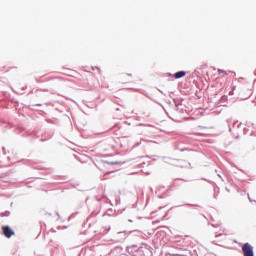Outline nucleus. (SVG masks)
Instances as JSON below:
<instances>
[{
    "label": "nucleus",
    "mask_w": 256,
    "mask_h": 256,
    "mask_svg": "<svg viewBox=\"0 0 256 256\" xmlns=\"http://www.w3.org/2000/svg\"><path fill=\"white\" fill-rule=\"evenodd\" d=\"M242 252L244 256H255V252H253V246L250 243L243 244Z\"/></svg>",
    "instance_id": "1"
},
{
    "label": "nucleus",
    "mask_w": 256,
    "mask_h": 256,
    "mask_svg": "<svg viewBox=\"0 0 256 256\" xmlns=\"http://www.w3.org/2000/svg\"><path fill=\"white\" fill-rule=\"evenodd\" d=\"M2 231H3V235L6 236L7 239H11V237L15 235V232L9 226H3Z\"/></svg>",
    "instance_id": "2"
},
{
    "label": "nucleus",
    "mask_w": 256,
    "mask_h": 256,
    "mask_svg": "<svg viewBox=\"0 0 256 256\" xmlns=\"http://www.w3.org/2000/svg\"><path fill=\"white\" fill-rule=\"evenodd\" d=\"M122 83H133V75L131 74H123L121 78Z\"/></svg>",
    "instance_id": "3"
},
{
    "label": "nucleus",
    "mask_w": 256,
    "mask_h": 256,
    "mask_svg": "<svg viewBox=\"0 0 256 256\" xmlns=\"http://www.w3.org/2000/svg\"><path fill=\"white\" fill-rule=\"evenodd\" d=\"M187 75V72L185 71H179L174 74L175 79H181Z\"/></svg>",
    "instance_id": "4"
},
{
    "label": "nucleus",
    "mask_w": 256,
    "mask_h": 256,
    "mask_svg": "<svg viewBox=\"0 0 256 256\" xmlns=\"http://www.w3.org/2000/svg\"><path fill=\"white\" fill-rule=\"evenodd\" d=\"M219 75H227V73L223 70H218Z\"/></svg>",
    "instance_id": "5"
},
{
    "label": "nucleus",
    "mask_w": 256,
    "mask_h": 256,
    "mask_svg": "<svg viewBox=\"0 0 256 256\" xmlns=\"http://www.w3.org/2000/svg\"><path fill=\"white\" fill-rule=\"evenodd\" d=\"M95 69H97V71H99V73H101V69H99V67H95Z\"/></svg>",
    "instance_id": "6"
},
{
    "label": "nucleus",
    "mask_w": 256,
    "mask_h": 256,
    "mask_svg": "<svg viewBox=\"0 0 256 256\" xmlns=\"http://www.w3.org/2000/svg\"><path fill=\"white\" fill-rule=\"evenodd\" d=\"M111 165H117V163H115V162H112V163H111Z\"/></svg>",
    "instance_id": "7"
}]
</instances>
